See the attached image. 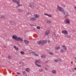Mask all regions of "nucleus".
I'll use <instances>...</instances> for the list:
<instances>
[{
	"label": "nucleus",
	"instance_id": "a18cd8bd",
	"mask_svg": "<svg viewBox=\"0 0 76 76\" xmlns=\"http://www.w3.org/2000/svg\"><path fill=\"white\" fill-rule=\"evenodd\" d=\"M26 76H27V75H26Z\"/></svg>",
	"mask_w": 76,
	"mask_h": 76
},
{
	"label": "nucleus",
	"instance_id": "7c9ffc66",
	"mask_svg": "<svg viewBox=\"0 0 76 76\" xmlns=\"http://www.w3.org/2000/svg\"><path fill=\"white\" fill-rule=\"evenodd\" d=\"M23 75H26V71H23Z\"/></svg>",
	"mask_w": 76,
	"mask_h": 76
},
{
	"label": "nucleus",
	"instance_id": "6e6552de",
	"mask_svg": "<svg viewBox=\"0 0 76 76\" xmlns=\"http://www.w3.org/2000/svg\"><path fill=\"white\" fill-rule=\"evenodd\" d=\"M9 22L10 24H11V25H15L16 24V22L15 21H10Z\"/></svg>",
	"mask_w": 76,
	"mask_h": 76
},
{
	"label": "nucleus",
	"instance_id": "f257e3e1",
	"mask_svg": "<svg viewBox=\"0 0 76 76\" xmlns=\"http://www.w3.org/2000/svg\"><path fill=\"white\" fill-rule=\"evenodd\" d=\"M57 10H59V11H60L64 15H65L66 16H69V14L67 11H64L63 8L60 7L58 5H57Z\"/></svg>",
	"mask_w": 76,
	"mask_h": 76
},
{
	"label": "nucleus",
	"instance_id": "f3484780",
	"mask_svg": "<svg viewBox=\"0 0 76 76\" xmlns=\"http://www.w3.org/2000/svg\"><path fill=\"white\" fill-rule=\"evenodd\" d=\"M62 47L63 48H64V50H67V48L66 47V46L64 45H63L62 46Z\"/></svg>",
	"mask_w": 76,
	"mask_h": 76
},
{
	"label": "nucleus",
	"instance_id": "c9c22d12",
	"mask_svg": "<svg viewBox=\"0 0 76 76\" xmlns=\"http://www.w3.org/2000/svg\"><path fill=\"white\" fill-rule=\"evenodd\" d=\"M57 61H58V60H55L54 61L55 62H57Z\"/></svg>",
	"mask_w": 76,
	"mask_h": 76
},
{
	"label": "nucleus",
	"instance_id": "f704fd0d",
	"mask_svg": "<svg viewBox=\"0 0 76 76\" xmlns=\"http://www.w3.org/2000/svg\"><path fill=\"white\" fill-rule=\"evenodd\" d=\"M29 14H30V12H28L26 13L27 15H29Z\"/></svg>",
	"mask_w": 76,
	"mask_h": 76
},
{
	"label": "nucleus",
	"instance_id": "5701e85b",
	"mask_svg": "<svg viewBox=\"0 0 76 76\" xmlns=\"http://www.w3.org/2000/svg\"><path fill=\"white\" fill-rule=\"evenodd\" d=\"M52 73H53V74H56V71L54 70H52Z\"/></svg>",
	"mask_w": 76,
	"mask_h": 76
},
{
	"label": "nucleus",
	"instance_id": "dca6fc26",
	"mask_svg": "<svg viewBox=\"0 0 76 76\" xmlns=\"http://www.w3.org/2000/svg\"><path fill=\"white\" fill-rule=\"evenodd\" d=\"M46 22L48 23H52L51 21H50L48 20H46Z\"/></svg>",
	"mask_w": 76,
	"mask_h": 76
},
{
	"label": "nucleus",
	"instance_id": "6ab92c4d",
	"mask_svg": "<svg viewBox=\"0 0 76 76\" xmlns=\"http://www.w3.org/2000/svg\"><path fill=\"white\" fill-rule=\"evenodd\" d=\"M26 71L27 72H29L30 71V69L29 68H26L25 69Z\"/></svg>",
	"mask_w": 76,
	"mask_h": 76
},
{
	"label": "nucleus",
	"instance_id": "37998d69",
	"mask_svg": "<svg viewBox=\"0 0 76 76\" xmlns=\"http://www.w3.org/2000/svg\"><path fill=\"white\" fill-rule=\"evenodd\" d=\"M19 7V6H17V7Z\"/></svg>",
	"mask_w": 76,
	"mask_h": 76
},
{
	"label": "nucleus",
	"instance_id": "4be33fe9",
	"mask_svg": "<svg viewBox=\"0 0 76 76\" xmlns=\"http://www.w3.org/2000/svg\"><path fill=\"white\" fill-rule=\"evenodd\" d=\"M65 37H66L67 38H70L71 37V36L70 35L68 36V35H66L65 36Z\"/></svg>",
	"mask_w": 76,
	"mask_h": 76
},
{
	"label": "nucleus",
	"instance_id": "4c0bfd02",
	"mask_svg": "<svg viewBox=\"0 0 76 76\" xmlns=\"http://www.w3.org/2000/svg\"><path fill=\"white\" fill-rule=\"evenodd\" d=\"M47 42H50V41L49 40L47 41Z\"/></svg>",
	"mask_w": 76,
	"mask_h": 76
},
{
	"label": "nucleus",
	"instance_id": "bb28decb",
	"mask_svg": "<svg viewBox=\"0 0 76 76\" xmlns=\"http://www.w3.org/2000/svg\"><path fill=\"white\" fill-rule=\"evenodd\" d=\"M39 72H43V69H39Z\"/></svg>",
	"mask_w": 76,
	"mask_h": 76
},
{
	"label": "nucleus",
	"instance_id": "39448f33",
	"mask_svg": "<svg viewBox=\"0 0 76 76\" xmlns=\"http://www.w3.org/2000/svg\"><path fill=\"white\" fill-rule=\"evenodd\" d=\"M29 6L31 8H34L35 6V4L34 3H31L30 4H29Z\"/></svg>",
	"mask_w": 76,
	"mask_h": 76
},
{
	"label": "nucleus",
	"instance_id": "2eb2a0df",
	"mask_svg": "<svg viewBox=\"0 0 76 76\" xmlns=\"http://www.w3.org/2000/svg\"><path fill=\"white\" fill-rule=\"evenodd\" d=\"M24 42L25 44L26 45H28L29 44V42L28 41L26 40H24Z\"/></svg>",
	"mask_w": 76,
	"mask_h": 76
},
{
	"label": "nucleus",
	"instance_id": "a878e982",
	"mask_svg": "<svg viewBox=\"0 0 76 76\" xmlns=\"http://www.w3.org/2000/svg\"><path fill=\"white\" fill-rule=\"evenodd\" d=\"M18 11L19 12H23V10L22 9H18Z\"/></svg>",
	"mask_w": 76,
	"mask_h": 76
},
{
	"label": "nucleus",
	"instance_id": "de8ad7c7",
	"mask_svg": "<svg viewBox=\"0 0 76 76\" xmlns=\"http://www.w3.org/2000/svg\"><path fill=\"white\" fill-rule=\"evenodd\" d=\"M5 75H6V74H4Z\"/></svg>",
	"mask_w": 76,
	"mask_h": 76
},
{
	"label": "nucleus",
	"instance_id": "9b49d317",
	"mask_svg": "<svg viewBox=\"0 0 76 76\" xmlns=\"http://www.w3.org/2000/svg\"><path fill=\"white\" fill-rule=\"evenodd\" d=\"M50 30H48L47 31H46L45 32V35H47L48 34H50Z\"/></svg>",
	"mask_w": 76,
	"mask_h": 76
},
{
	"label": "nucleus",
	"instance_id": "aec40b11",
	"mask_svg": "<svg viewBox=\"0 0 76 76\" xmlns=\"http://www.w3.org/2000/svg\"><path fill=\"white\" fill-rule=\"evenodd\" d=\"M60 52L61 53H63L64 52V50L63 49H61L60 50Z\"/></svg>",
	"mask_w": 76,
	"mask_h": 76
},
{
	"label": "nucleus",
	"instance_id": "473e14b6",
	"mask_svg": "<svg viewBox=\"0 0 76 76\" xmlns=\"http://www.w3.org/2000/svg\"><path fill=\"white\" fill-rule=\"evenodd\" d=\"M20 54H23V55L24 54V52H23V51H21L20 52Z\"/></svg>",
	"mask_w": 76,
	"mask_h": 76
},
{
	"label": "nucleus",
	"instance_id": "7ed1b4c3",
	"mask_svg": "<svg viewBox=\"0 0 76 76\" xmlns=\"http://www.w3.org/2000/svg\"><path fill=\"white\" fill-rule=\"evenodd\" d=\"M37 63H39V64H41V63H42V61L40 59H39L38 60H36L35 61V64L37 66V67H41V66L38 65V64Z\"/></svg>",
	"mask_w": 76,
	"mask_h": 76
},
{
	"label": "nucleus",
	"instance_id": "c85d7f7f",
	"mask_svg": "<svg viewBox=\"0 0 76 76\" xmlns=\"http://www.w3.org/2000/svg\"><path fill=\"white\" fill-rule=\"evenodd\" d=\"M58 61H59L60 62H61L62 61V59H60V58H59L58 59Z\"/></svg>",
	"mask_w": 76,
	"mask_h": 76
},
{
	"label": "nucleus",
	"instance_id": "1a4fd4ad",
	"mask_svg": "<svg viewBox=\"0 0 76 76\" xmlns=\"http://www.w3.org/2000/svg\"><path fill=\"white\" fill-rule=\"evenodd\" d=\"M19 3H20V0H18V2H17V4L18 6L19 7L22 6V5H21V4H19Z\"/></svg>",
	"mask_w": 76,
	"mask_h": 76
},
{
	"label": "nucleus",
	"instance_id": "49530a36",
	"mask_svg": "<svg viewBox=\"0 0 76 76\" xmlns=\"http://www.w3.org/2000/svg\"><path fill=\"white\" fill-rule=\"evenodd\" d=\"M75 59H76V58H75Z\"/></svg>",
	"mask_w": 76,
	"mask_h": 76
},
{
	"label": "nucleus",
	"instance_id": "58836bf2",
	"mask_svg": "<svg viewBox=\"0 0 76 76\" xmlns=\"http://www.w3.org/2000/svg\"><path fill=\"white\" fill-rule=\"evenodd\" d=\"M17 74H18V75H20V73L18 72H17Z\"/></svg>",
	"mask_w": 76,
	"mask_h": 76
},
{
	"label": "nucleus",
	"instance_id": "c03bdc74",
	"mask_svg": "<svg viewBox=\"0 0 76 76\" xmlns=\"http://www.w3.org/2000/svg\"><path fill=\"white\" fill-rule=\"evenodd\" d=\"M72 62H71V64H72Z\"/></svg>",
	"mask_w": 76,
	"mask_h": 76
},
{
	"label": "nucleus",
	"instance_id": "a211bd4d",
	"mask_svg": "<svg viewBox=\"0 0 76 76\" xmlns=\"http://www.w3.org/2000/svg\"><path fill=\"white\" fill-rule=\"evenodd\" d=\"M41 58H44L46 57V56L44 55H42L40 56Z\"/></svg>",
	"mask_w": 76,
	"mask_h": 76
},
{
	"label": "nucleus",
	"instance_id": "412c9836",
	"mask_svg": "<svg viewBox=\"0 0 76 76\" xmlns=\"http://www.w3.org/2000/svg\"><path fill=\"white\" fill-rule=\"evenodd\" d=\"M14 47L17 51H18V50H19V48H16V47L15 46H14Z\"/></svg>",
	"mask_w": 76,
	"mask_h": 76
},
{
	"label": "nucleus",
	"instance_id": "e433bc0d",
	"mask_svg": "<svg viewBox=\"0 0 76 76\" xmlns=\"http://www.w3.org/2000/svg\"><path fill=\"white\" fill-rule=\"evenodd\" d=\"M22 65L23 66H25V64L24 63H23L22 64Z\"/></svg>",
	"mask_w": 76,
	"mask_h": 76
},
{
	"label": "nucleus",
	"instance_id": "0eeeda50",
	"mask_svg": "<svg viewBox=\"0 0 76 76\" xmlns=\"http://www.w3.org/2000/svg\"><path fill=\"white\" fill-rule=\"evenodd\" d=\"M61 33L62 34H64L65 35H67L68 34V31L66 30H62L61 31Z\"/></svg>",
	"mask_w": 76,
	"mask_h": 76
},
{
	"label": "nucleus",
	"instance_id": "ea45409f",
	"mask_svg": "<svg viewBox=\"0 0 76 76\" xmlns=\"http://www.w3.org/2000/svg\"><path fill=\"white\" fill-rule=\"evenodd\" d=\"M4 47L5 48H6V46H4Z\"/></svg>",
	"mask_w": 76,
	"mask_h": 76
},
{
	"label": "nucleus",
	"instance_id": "393cba45",
	"mask_svg": "<svg viewBox=\"0 0 76 76\" xmlns=\"http://www.w3.org/2000/svg\"><path fill=\"white\" fill-rule=\"evenodd\" d=\"M60 49V46H58V47H56L55 48V50H59V49Z\"/></svg>",
	"mask_w": 76,
	"mask_h": 76
},
{
	"label": "nucleus",
	"instance_id": "cd10ccee",
	"mask_svg": "<svg viewBox=\"0 0 76 76\" xmlns=\"http://www.w3.org/2000/svg\"><path fill=\"white\" fill-rule=\"evenodd\" d=\"M0 18H2V19H4L5 18V16L4 15H1L0 17Z\"/></svg>",
	"mask_w": 76,
	"mask_h": 76
},
{
	"label": "nucleus",
	"instance_id": "ddd939ff",
	"mask_svg": "<svg viewBox=\"0 0 76 76\" xmlns=\"http://www.w3.org/2000/svg\"><path fill=\"white\" fill-rule=\"evenodd\" d=\"M34 18H38L39 17V16L38 15L35 14L34 15Z\"/></svg>",
	"mask_w": 76,
	"mask_h": 76
},
{
	"label": "nucleus",
	"instance_id": "79ce46f5",
	"mask_svg": "<svg viewBox=\"0 0 76 76\" xmlns=\"http://www.w3.org/2000/svg\"><path fill=\"white\" fill-rule=\"evenodd\" d=\"M74 69V70H76V68H75Z\"/></svg>",
	"mask_w": 76,
	"mask_h": 76
},
{
	"label": "nucleus",
	"instance_id": "c756f323",
	"mask_svg": "<svg viewBox=\"0 0 76 76\" xmlns=\"http://www.w3.org/2000/svg\"><path fill=\"white\" fill-rule=\"evenodd\" d=\"M7 58L9 59H10L11 58V56H10V55L8 56L7 57Z\"/></svg>",
	"mask_w": 76,
	"mask_h": 76
},
{
	"label": "nucleus",
	"instance_id": "f03ea898",
	"mask_svg": "<svg viewBox=\"0 0 76 76\" xmlns=\"http://www.w3.org/2000/svg\"><path fill=\"white\" fill-rule=\"evenodd\" d=\"M12 39H14L15 41H23V39H22L20 37L18 38L17 36L16 35H13L12 36Z\"/></svg>",
	"mask_w": 76,
	"mask_h": 76
},
{
	"label": "nucleus",
	"instance_id": "09e8293b",
	"mask_svg": "<svg viewBox=\"0 0 76 76\" xmlns=\"http://www.w3.org/2000/svg\"><path fill=\"white\" fill-rule=\"evenodd\" d=\"M75 63H76V61L75 62Z\"/></svg>",
	"mask_w": 76,
	"mask_h": 76
},
{
	"label": "nucleus",
	"instance_id": "423d86ee",
	"mask_svg": "<svg viewBox=\"0 0 76 76\" xmlns=\"http://www.w3.org/2000/svg\"><path fill=\"white\" fill-rule=\"evenodd\" d=\"M64 22L66 24H70V20L69 19H66L64 21Z\"/></svg>",
	"mask_w": 76,
	"mask_h": 76
},
{
	"label": "nucleus",
	"instance_id": "2f4dec72",
	"mask_svg": "<svg viewBox=\"0 0 76 76\" xmlns=\"http://www.w3.org/2000/svg\"><path fill=\"white\" fill-rule=\"evenodd\" d=\"M49 54L50 55H53V53L51 52H49Z\"/></svg>",
	"mask_w": 76,
	"mask_h": 76
},
{
	"label": "nucleus",
	"instance_id": "b1692460",
	"mask_svg": "<svg viewBox=\"0 0 76 76\" xmlns=\"http://www.w3.org/2000/svg\"><path fill=\"white\" fill-rule=\"evenodd\" d=\"M13 2L17 3V2H18V0H12Z\"/></svg>",
	"mask_w": 76,
	"mask_h": 76
},
{
	"label": "nucleus",
	"instance_id": "9d476101",
	"mask_svg": "<svg viewBox=\"0 0 76 76\" xmlns=\"http://www.w3.org/2000/svg\"><path fill=\"white\" fill-rule=\"evenodd\" d=\"M32 53L33 55L34 56H39L38 55V54H37L36 53H35V52H32Z\"/></svg>",
	"mask_w": 76,
	"mask_h": 76
},
{
	"label": "nucleus",
	"instance_id": "f8f14e48",
	"mask_svg": "<svg viewBox=\"0 0 76 76\" xmlns=\"http://www.w3.org/2000/svg\"><path fill=\"white\" fill-rule=\"evenodd\" d=\"M44 15H45L46 16H48L49 18H51L52 17V16L51 15H48V14L46 13H45Z\"/></svg>",
	"mask_w": 76,
	"mask_h": 76
},
{
	"label": "nucleus",
	"instance_id": "a19ab883",
	"mask_svg": "<svg viewBox=\"0 0 76 76\" xmlns=\"http://www.w3.org/2000/svg\"><path fill=\"white\" fill-rule=\"evenodd\" d=\"M45 69H46V70H47V71L48 70V69L47 68H45Z\"/></svg>",
	"mask_w": 76,
	"mask_h": 76
},
{
	"label": "nucleus",
	"instance_id": "72a5a7b5",
	"mask_svg": "<svg viewBox=\"0 0 76 76\" xmlns=\"http://www.w3.org/2000/svg\"><path fill=\"white\" fill-rule=\"evenodd\" d=\"M37 29H40V27L39 26H37Z\"/></svg>",
	"mask_w": 76,
	"mask_h": 76
},
{
	"label": "nucleus",
	"instance_id": "20e7f679",
	"mask_svg": "<svg viewBox=\"0 0 76 76\" xmlns=\"http://www.w3.org/2000/svg\"><path fill=\"white\" fill-rule=\"evenodd\" d=\"M45 42H46L45 41H44L43 40H41L40 41H38L37 42V43L38 45H44Z\"/></svg>",
	"mask_w": 76,
	"mask_h": 76
},
{
	"label": "nucleus",
	"instance_id": "4468645a",
	"mask_svg": "<svg viewBox=\"0 0 76 76\" xmlns=\"http://www.w3.org/2000/svg\"><path fill=\"white\" fill-rule=\"evenodd\" d=\"M30 20L31 21H34V20H37V19L35 18H34V17H33L30 19Z\"/></svg>",
	"mask_w": 76,
	"mask_h": 76
}]
</instances>
